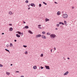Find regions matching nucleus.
<instances>
[{
    "instance_id": "47",
    "label": "nucleus",
    "mask_w": 77,
    "mask_h": 77,
    "mask_svg": "<svg viewBox=\"0 0 77 77\" xmlns=\"http://www.w3.org/2000/svg\"><path fill=\"white\" fill-rule=\"evenodd\" d=\"M21 77H24V76H21Z\"/></svg>"
},
{
    "instance_id": "33",
    "label": "nucleus",
    "mask_w": 77,
    "mask_h": 77,
    "mask_svg": "<svg viewBox=\"0 0 77 77\" xmlns=\"http://www.w3.org/2000/svg\"><path fill=\"white\" fill-rule=\"evenodd\" d=\"M54 50H56V48L55 47L54 48Z\"/></svg>"
},
{
    "instance_id": "21",
    "label": "nucleus",
    "mask_w": 77,
    "mask_h": 77,
    "mask_svg": "<svg viewBox=\"0 0 77 77\" xmlns=\"http://www.w3.org/2000/svg\"><path fill=\"white\" fill-rule=\"evenodd\" d=\"M42 33L43 34H45V31H43L42 32Z\"/></svg>"
},
{
    "instance_id": "4",
    "label": "nucleus",
    "mask_w": 77,
    "mask_h": 77,
    "mask_svg": "<svg viewBox=\"0 0 77 77\" xmlns=\"http://www.w3.org/2000/svg\"><path fill=\"white\" fill-rule=\"evenodd\" d=\"M14 13H13L11 11H9V15H14Z\"/></svg>"
},
{
    "instance_id": "38",
    "label": "nucleus",
    "mask_w": 77,
    "mask_h": 77,
    "mask_svg": "<svg viewBox=\"0 0 77 77\" xmlns=\"http://www.w3.org/2000/svg\"><path fill=\"white\" fill-rule=\"evenodd\" d=\"M52 50H53V49H51V53H52Z\"/></svg>"
},
{
    "instance_id": "30",
    "label": "nucleus",
    "mask_w": 77,
    "mask_h": 77,
    "mask_svg": "<svg viewBox=\"0 0 77 77\" xmlns=\"http://www.w3.org/2000/svg\"><path fill=\"white\" fill-rule=\"evenodd\" d=\"M41 69H43V68H44V67H43L42 66H41Z\"/></svg>"
},
{
    "instance_id": "26",
    "label": "nucleus",
    "mask_w": 77,
    "mask_h": 77,
    "mask_svg": "<svg viewBox=\"0 0 77 77\" xmlns=\"http://www.w3.org/2000/svg\"><path fill=\"white\" fill-rule=\"evenodd\" d=\"M23 47H24L25 48H26V47H27V46L26 45H23Z\"/></svg>"
},
{
    "instance_id": "53",
    "label": "nucleus",
    "mask_w": 77,
    "mask_h": 77,
    "mask_svg": "<svg viewBox=\"0 0 77 77\" xmlns=\"http://www.w3.org/2000/svg\"><path fill=\"white\" fill-rule=\"evenodd\" d=\"M72 8L74 9V7H72Z\"/></svg>"
},
{
    "instance_id": "20",
    "label": "nucleus",
    "mask_w": 77,
    "mask_h": 77,
    "mask_svg": "<svg viewBox=\"0 0 77 77\" xmlns=\"http://www.w3.org/2000/svg\"><path fill=\"white\" fill-rule=\"evenodd\" d=\"M43 4H45V5H47V3H45V2H43Z\"/></svg>"
},
{
    "instance_id": "24",
    "label": "nucleus",
    "mask_w": 77,
    "mask_h": 77,
    "mask_svg": "<svg viewBox=\"0 0 77 77\" xmlns=\"http://www.w3.org/2000/svg\"><path fill=\"white\" fill-rule=\"evenodd\" d=\"M26 3H29V1L28 0H26Z\"/></svg>"
},
{
    "instance_id": "44",
    "label": "nucleus",
    "mask_w": 77,
    "mask_h": 77,
    "mask_svg": "<svg viewBox=\"0 0 77 77\" xmlns=\"http://www.w3.org/2000/svg\"><path fill=\"white\" fill-rule=\"evenodd\" d=\"M67 59L69 60V58L68 57L67 58Z\"/></svg>"
},
{
    "instance_id": "7",
    "label": "nucleus",
    "mask_w": 77,
    "mask_h": 77,
    "mask_svg": "<svg viewBox=\"0 0 77 77\" xmlns=\"http://www.w3.org/2000/svg\"><path fill=\"white\" fill-rule=\"evenodd\" d=\"M57 15H60V12L59 11L57 13Z\"/></svg>"
},
{
    "instance_id": "49",
    "label": "nucleus",
    "mask_w": 77,
    "mask_h": 77,
    "mask_svg": "<svg viewBox=\"0 0 77 77\" xmlns=\"http://www.w3.org/2000/svg\"><path fill=\"white\" fill-rule=\"evenodd\" d=\"M22 35H23V33H22Z\"/></svg>"
},
{
    "instance_id": "16",
    "label": "nucleus",
    "mask_w": 77,
    "mask_h": 77,
    "mask_svg": "<svg viewBox=\"0 0 77 77\" xmlns=\"http://www.w3.org/2000/svg\"><path fill=\"white\" fill-rule=\"evenodd\" d=\"M25 28H26V29H28L29 28V26H26L24 27Z\"/></svg>"
},
{
    "instance_id": "15",
    "label": "nucleus",
    "mask_w": 77,
    "mask_h": 77,
    "mask_svg": "<svg viewBox=\"0 0 77 77\" xmlns=\"http://www.w3.org/2000/svg\"><path fill=\"white\" fill-rule=\"evenodd\" d=\"M10 47H13V45L12 44V43H11L10 44Z\"/></svg>"
},
{
    "instance_id": "41",
    "label": "nucleus",
    "mask_w": 77,
    "mask_h": 77,
    "mask_svg": "<svg viewBox=\"0 0 77 77\" xmlns=\"http://www.w3.org/2000/svg\"><path fill=\"white\" fill-rule=\"evenodd\" d=\"M14 42H17V40H14Z\"/></svg>"
},
{
    "instance_id": "2",
    "label": "nucleus",
    "mask_w": 77,
    "mask_h": 77,
    "mask_svg": "<svg viewBox=\"0 0 77 77\" xmlns=\"http://www.w3.org/2000/svg\"><path fill=\"white\" fill-rule=\"evenodd\" d=\"M55 36H56V35L54 34H52L51 35H50V37L51 38H55Z\"/></svg>"
},
{
    "instance_id": "48",
    "label": "nucleus",
    "mask_w": 77,
    "mask_h": 77,
    "mask_svg": "<svg viewBox=\"0 0 77 77\" xmlns=\"http://www.w3.org/2000/svg\"><path fill=\"white\" fill-rule=\"evenodd\" d=\"M11 66H12V64H11Z\"/></svg>"
},
{
    "instance_id": "39",
    "label": "nucleus",
    "mask_w": 77,
    "mask_h": 77,
    "mask_svg": "<svg viewBox=\"0 0 77 77\" xmlns=\"http://www.w3.org/2000/svg\"><path fill=\"white\" fill-rule=\"evenodd\" d=\"M19 71H16V72H19Z\"/></svg>"
},
{
    "instance_id": "52",
    "label": "nucleus",
    "mask_w": 77,
    "mask_h": 77,
    "mask_svg": "<svg viewBox=\"0 0 77 77\" xmlns=\"http://www.w3.org/2000/svg\"><path fill=\"white\" fill-rule=\"evenodd\" d=\"M55 29L56 30H57V28H56Z\"/></svg>"
},
{
    "instance_id": "46",
    "label": "nucleus",
    "mask_w": 77,
    "mask_h": 77,
    "mask_svg": "<svg viewBox=\"0 0 77 77\" xmlns=\"http://www.w3.org/2000/svg\"><path fill=\"white\" fill-rule=\"evenodd\" d=\"M6 46L8 48V45H7Z\"/></svg>"
},
{
    "instance_id": "45",
    "label": "nucleus",
    "mask_w": 77,
    "mask_h": 77,
    "mask_svg": "<svg viewBox=\"0 0 77 77\" xmlns=\"http://www.w3.org/2000/svg\"><path fill=\"white\" fill-rule=\"evenodd\" d=\"M4 33H2V35H4Z\"/></svg>"
},
{
    "instance_id": "18",
    "label": "nucleus",
    "mask_w": 77,
    "mask_h": 77,
    "mask_svg": "<svg viewBox=\"0 0 77 77\" xmlns=\"http://www.w3.org/2000/svg\"><path fill=\"white\" fill-rule=\"evenodd\" d=\"M45 21H49V20L48 19L46 18L45 19Z\"/></svg>"
},
{
    "instance_id": "42",
    "label": "nucleus",
    "mask_w": 77,
    "mask_h": 77,
    "mask_svg": "<svg viewBox=\"0 0 77 77\" xmlns=\"http://www.w3.org/2000/svg\"><path fill=\"white\" fill-rule=\"evenodd\" d=\"M63 59H64V60H66V59L65 58H63Z\"/></svg>"
},
{
    "instance_id": "17",
    "label": "nucleus",
    "mask_w": 77,
    "mask_h": 77,
    "mask_svg": "<svg viewBox=\"0 0 77 77\" xmlns=\"http://www.w3.org/2000/svg\"><path fill=\"white\" fill-rule=\"evenodd\" d=\"M47 35H51V34L50 32H48L47 33Z\"/></svg>"
},
{
    "instance_id": "32",
    "label": "nucleus",
    "mask_w": 77,
    "mask_h": 77,
    "mask_svg": "<svg viewBox=\"0 0 77 77\" xmlns=\"http://www.w3.org/2000/svg\"><path fill=\"white\" fill-rule=\"evenodd\" d=\"M57 27H59V24H57Z\"/></svg>"
},
{
    "instance_id": "19",
    "label": "nucleus",
    "mask_w": 77,
    "mask_h": 77,
    "mask_svg": "<svg viewBox=\"0 0 77 77\" xmlns=\"http://www.w3.org/2000/svg\"><path fill=\"white\" fill-rule=\"evenodd\" d=\"M5 50L6 51H8V52H9V51L6 49H5Z\"/></svg>"
},
{
    "instance_id": "28",
    "label": "nucleus",
    "mask_w": 77,
    "mask_h": 77,
    "mask_svg": "<svg viewBox=\"0 0 77 77\" xmlns=\"http://www.w3.org/2000/svg\"><path fill=\"white\" fill-rule=\"evenodd\" d=\"M64 24H66V21H64Z\"/></svg>"
},
{
    "instance_id": "22",
    "label": "nucleus",
    "mask_w": 77,
    "mask_h": 77,
    "mask_svg": "<svg viewBox=\"0 0 77 77\" xmlns=\"http://www.w3.org/2000/svg\"><path fill=\"white\" fill-rule=\"evenodd\" d=\"M7 75H9L10 74V73L9 72H7Z\"/></svg>"
},
{
    "instance_id": "25",
    "label": "nucleus",
    "mask_w": 77,
    "mask_h": 77,
    "mask_svg": "<svg viewBox=\"0 0 77 77\" xmlns=\"http://www.w3.org/2000/svg\"><path fill=\"white\" fill-rule=\"evenodd\" d=\"M43 56H44V55L43 54H42L41 55V57H43Z\"/></svg>"
},
{
    "instance_id": "43",
    "label": "nucleus",
    "mask_w": 77,
    "mask_h": 77,
    "mask_svg": "<svg viewBox=\"0 0 77 77\" xmlns=\"http://www.w3.org/2000/svg\"><path fill=\"white\" fill-rule=\"evenodd\" d=\"M30 9V7H29V8H28V10H29V9Z\"/></svg>"
},
{
    "instance_id": "34",
    "label": "nucleus",
    "mask_w": 77,
    "mask_h": 77,
    "mask_svg": "<svg viewBox=\"0 0 77 77\" xmlns=\"http://www.w3.org/2000/svg\"><path fill=\"white\" fill-rule=\"evenodd\" d=\"M59 24H62V22H59Z\"/></svg>"
},
{
    "instance_id": "14",
    "label": "nucleus",
    "mask_w": 77,
    "mask_h": 77,
    "mask_svg": "<svg viewBox=\"0 0 77 77\" xmlns=\"http://www.w3.org/2000/svg\"><path fill=\"white\" fill-rule=\"evenodd\" d=\"M16 36H17V37H20V35L18 34H16Z\"/></svg>"
},
{
    "instance_id": "54",
    "label": "nucleus",
    "mask_w": 77,
    "mask_h": 77,
    "mask_svg": "<svg viewBox=\"0 0 77 77\" xmlns=\"http://www.w3.org/2000/svg\"><path fill=\"white\" fill-rule=\"evenodd\" d=\"M9 53H10V52H9Z\"/></svg>"
},
{
    "instance_id": "40",
    "label": "nucleus",
    "mask_w": 77,
    "mask_h": 77,
    "mask_svg": "<svg viewBox=\"0 0 77 77\" xmlns=\"http://www.w3.org/2000/svg\"><path fill=\"white\" fill-rule=\"evenodd\" d=\"M23 22V23H24V24H26V22H24V21Z\"/></svg>"
},
{
    "instance_id": "11",
    "label": "nucleus",
    "mask_w": 77,
    "mask_h": 77,
    "mask_svg": "<svg viewBox=\"0 0 77 77\" xmlns=\"http://www.w3.org/2000/svg\"><path fill=\"white\" fill-rule=\"evenodd\" d=\"M42 38H43L44 39H46V37L44 35H42Z\"/></svg>"
},
{
    "instance_id": "29",
    "label": "nucleus",
    "mask_w": 77,
    "mask_h": 77,
    "mask_svg": "<svg viewBox=\"0 0 77 77\" xmlns=\"http://www.w3.org/2000/svg\"><path fill=\"white\" fill-rule=\"evenodd\" d=\"M38 28H39V29H42V28L41 27L38 26Z\"/></svg>"
},
{
    "instance_id": "51",
    "label": "nucleus",
    "mask_w": 77,
    "mask_h": 77,
    "mask_svg": "<svg viewBox=\"0 0 77 77\" xmlns=\"http://www.w3.org/2000/svg\"><path fill=\"white\" fill-rule=\"evenodd\" d=\"M41 69V68H40V67H39V69Z\"/></svg>"
},
{
    "instance_id": "36",
    "label": "nucleus",
    "mask_w": 77,
    "mask_h": 77,
    "mask_svg": "<svg viewBox=\"0 0 77 77\" xmlns=\"http://www.w3.org/2000/svg\"><path fill=\"white\" fill-rule=\"evenodd\" d=\"M61 24H63V25H64V23H63L62 22Z\"/></svg>"
},
{
    "instance_id": "31",
    "label": "nucleus",
    "mask_w": 77,
    "mask_h": 77,
    "mask_svg": "<svg viewBox=\"0 0 77 77\" xmlns=\"http://www.w3.org/2000/svg\"><path fill=\"white\" fill-rule=\"evenodd\" d=\"M41 6H42L41 4H39V7H41Z\"/></svg>"
},
{
    "instance_id": "9",
    "label": "nucleus",
    "mask_w": 77,
    "mask_h": 77,
    "mask_svg": "<svg viewBox=\"0 0 77 77\" xmlns=\"http://www.w3.org/2000/svg\"><path fill=\"white\" fill-rule=\"evenodd\" d=\"M9 31H12L13 30V28L12 27H11L9 28Z\"/></svg>"
},
{
    "instance_id": "5",
    "label": "nucleus",
    "mask_w": 77,
    "mask_h": 77,
    "mask_svg": "<svg viewBox=\"0 0 77 77\" xmlns=\"http://www.w3.org/2000/svg\"><path fill=\"white\" fill-rule=\"evenodd\" d=\"M68 73H69V72L68 71L66 72L64 74V75H68Z\"/></svg>"
},
{
    "instance_id": "27",
    "label": "nucleus",
    "mask_w": 77,
    "mask_h": 77,
    "mask_svg": "<svg viewBox=\"0 0 77 77\" xmlns=\"http://www.w3.org/2000/svg\"><path fill=\"white\" fill-rule=\"evenodd\" d=\"M25 54H27V51H26Z\"/></svg>"
},
{
    "instance_id": "12",
    "label": "nucleus",
    "mask_w": 77,
    "mask_h": 77,
    "mask_svg": "<svg viewBox=\"0 0 77 77\" xmlns=\"http://www.w3.org/2000/svg\"><path fill=\"white\" fill-rule=\"evenodd\" d=\"M17 33L19 34V35H21V33L19 31H17Z\"/></svg>"
},
{
    "instance_id": "37",
    "label": "nucleus",
    "mask_w": 77,
    "mask_h": 77,
    "mask_svg": "<svg viewBox=\"0 0 77 77\" xmlns=\"http://www.w3.org/2000/svg\"><path fill=\"white\" fill-rule=\"evenodd\" d=\"M12 24H9V26H12Z\"/></svg>"
},
{
    "instance_id": "50",
    "label": "nucleus",
    "mask_w": 77,
    "mask_h": 77,
    "mask_svg": "<svg viewBox=\"0 0 77 77\" xmlns=\"http://www.w3.org/2000/svg\"><path fill=\"white\" fill-rule=\"evenodd\" d=\"M55 3H56V4H57V2H55Z\"/></svg>"
},
{
    "instance_id": "10",
    "label": "nucleus",
    "mask_w": 77,
    "mask_h": 77,
    "mask_svg": "<svg viewBox=\"0 0 77 77\" xmlns=\"http://www.w3.org/2000/svg\"><path fill=\"white\" fill-rule=\"evenodd\" d=\"M33 68L34 69H36V68H37V67H36V66H35L33 67Z\"/></svg>"
},
{
    "instance_id": "3",
    "label": "nucleus",
    "mask_w": 77,
    "mask_h": 77,
    "mask_svg": "<svg viewBox=\"0 0 77 77\" xmlns=\"http://www.w3.org/2000/svg\"><path fill=\"white\" fill-rule=\"evenodd\" d=\"M45 67L47 69H50V66H45Z\"/></svg>"
},
{
    "instance_id": "55",
    "label": "nucleus",
    "mask_w": 77,
    "mask_h": 77,
    "mask_svg": "<svg viewBox=\"0 0 77 77\" xmlns=\"http://www.w3.org/2000/svg\"><path fill=\"white\" fill-rule=\"evenodd\" d=\"M8 46H9V45H8Z\"/></svg>"
},
{
    "instance_id": "1",
    "label": "nucleus",
    "mask_w": 77,
    "mask_h": 77,
    "mask_svg": "<svg viewBox=\"0 0 77 77\" xmlns=\"http://www.w3.org/2000/svg\"><path fill=\"white\" fill-rule=\"evenodd\" d=\"M62 17L63 18H68V14H63L62 15Z\"/></svg>"
},
{
    "instance_id": "8",
    "label": "nucleus",
    "mask_w": 77,
    "mask_h": 77,
    "mask_svg": "<svg viewBox=\"0 0 77 77\" xmlns=\"http://www.w3.org/2000/svg\"><path fill=\"white\" fill-rule=\"evenodd\" d=\"M31 6H34V7H35V5L34 4H31Z\"/></svg>"
},
{
    "instance_id": "13",
    "label": "nucleus",
    "mask_w": 77,
    "mask_h": 77,
    "mask_svg": "<svg viewBox=\"0 0 77 77\" xmlns=\"http://www.w3.org/2000/svg\"><path fill=\"white\" fill-rule=\"evenodd\" d=\"M29 33H30L31 34H33V32H32L31 31L29 30Z\"/></svg>"
},
{
    "instance_id": "6",
    "label": "nucleus",
    "mask_w": 77,
    "mask_h": 77,
    "mask_svg": "<svg viewBox=\"0 0 77 77\" xmlns=\"http://www.w3.org/2000/svg\"><path fill=\"white\" fill-rule=\"evenodd\" d=\"M41 34L38 35H36V38H38L39 37H41Z\"/></svg>"
},
{
    "instance_id": "23",
    "label": "nucleus",
    "mask_w": 77,
    "mask_h": 77,
    "mask_svg": "<svg viewBox=\"0 0 77 77\" xmlns=\"http://www.w3.org/2000/svg\"><path fill=\"white\" fill-rule=\"evenodd\" d=\"M3 65L0 64V67H3Z\"/></svg>"
},
{
    "instance_id": "35",
    "label": "nucleus",
    "mask_w": 77,
    "mask_h": 77,
    "mask_svg": "<svg viewBox=\"0 0 77 77\" xmlns=\"http://www.w3.org/2000/svg\"><path fill=\"white\" fill-rule=\"evenodd\" d=\"M40 26H41V25H38V27H40Z\"/></svg>"
}]
</instances>
